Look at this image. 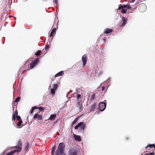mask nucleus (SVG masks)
<instances>
[{
	"label": "nucleus",
	"instance_id": "obj_8",
	"mask_svg": "<svg viewBox=\"0 0 155 155\" xmlns=\"http://www.w3.org/2000/svg\"><path fill=\"white\" fill-rule=\"evenodd\" d=\"M76 108L79 111H81L82 110V104L80 102H78L76 104Z\"/></svg>",
	"mask_w": 155,
	"mask_h": 155
},
{
	"label": "nucleus",
	"instance_id": "obj_22",
	"mask_svg": "<svg viewBox=\"0 0 155 155\" xmlns=\"http://www.w3.org/2000/svg\"><path fill=\"white\" fill-rule=\"evenodd\" d=\"M55 146L53 147L51 150V155H54V153L55 150Z\"/></svg>",
	"mask_w": 155,
	"mask_h": 155
},
{
	"label": "nucleus",
	"instance_id": "obj_6",
	"mask_svg": "<svg viewBox=\"0 0 155 155\" xmlns=\"http://www.w3.org/2000/svg\"><path fill=\"white\" fill-rule=\"evenodd\" d=\"M106 106V103L103 102L100 103L99 104V109L101 111H103L105 109Z\"/></svg>",
	"mask_w": 155,
	"mask_h": 155
},
{
	"label": "nucleus",
	"instance_id": "obj_20",
	"mask_svg": "<svg viewBox=\"0 0 155 155\" xmlns=\"http://www.w3.org/2000/svg\"><path fill=\"white\" fill-rule=\"evenodd\" d=\"M13 112L14 114L13 115H14L15 116H18V110L16 109L15 111H14V108H13Z\"/></svg>",
	"mask_w": 155,
	"mask_h": 155
},
{
	"label": "nucleus",
	"instance_id": "obj_16",
	"mask_svg": "<svg viewBox=\"0 0 155 155\" xmlns=\"http://www.w3.org/2000/svg\"><path fill=\"white\" fill-rule=\"evenodd\" d=\"M56 116V114H51L50 116L48 118V120H54Z\"/></svg>",
	"mask_w": 155,
	"mask_h": 155
},
{
	"label": "nucleus",
	"instance_id": "obj_37",
	"mask_svg": "<svg viewBox=\"0 0 155 155\" xmlns=\"http://www.w3.org/2000/svg\"><path fill=\"white\" fill-rule=\"evenodd\" d=\"M34 110V109L32 108V109L30 111L31 114L33 113Z\"/></svg>",
	"mask_w": 155,
	"mask_h": 155
},
{
	"label": "nucleus",
	"instance_id": "obj_36",
	"mask_svg": "<svg viewBox=\"0 0 155 155\" xmlns=\"http://www.w3.org/2000/svg\"><path fill=\"white\" fill-rule=\"evenodd\" d=\"M28 143H27L26 144V147H25V149H28Z\"/></svg>",
	"mask_w": 155,
	"mask_h": 155
},
{
	"label": "nucleus",
	"instance_id": "obj_46",
	"mask_svg": "<svg viewBox=\"0 0 155 155\" xmlns=\"http://www.w3.org/2000/svg\"><path fill=\"white\" fill-rule=\"evenodd\" d=\"M0 155H4V154H3V155H2V154H1Z\"/></svg>",
	"mask_w": 155,
	"mask_h": 155
},
{
	"label": "nucleus",
	"instance_id": "obj_33",
	"mask_svg": "<svg viewBox=\"0 0 155 155\" xmlns=\"http://www.w3.org/2000/svg\"><path fill=\"white\" fill-rule=\"evenodd\" d=\"M26 63H25V64H24V68H25V69H27V70L28 69V68H27V65L26 64Z\"/></svg>",
	"mask_w": 155,
	"mask_h": 155
},
{
	"label": "nucleus",
	"instance_id": "obj_45",
	"mask_svg": "<svg viewBox=\"0 0 155 155\" xmlns=\"http://www.w3.org/2000/svg\"><path fill=\"white\" fill-rule=\"evenodd\" d=\"M141 155H143V153H142V154H141Z\"/></svg>",
	"mask_w": 155,
	"mask_h": 155
},
{
	"label": "nucleus",
	"instance_id": "obj_4",
	"mask_svg": "<svg viewBox=\"0 0 155 155\" xmlns=\"http://www.w3.org/2000/svg\"><path fill=\"white\" fill-rule=\"evenodd\" d=\"M147 8L146 4L142 3L140 4L139 6V10L140 12H143L146 11Z\"/></svg>",
	"mask_w": 155,
	"mask_h": 155
},
{
	"label": "nucleus",
	"instance_id": "obj_10",
	"mask_svg": "<svg viewBox=\"0 0 155 155\" xmlns=\"http://www.w3.org/2000/svg\"><path fill=\"white\" fill-rule=\"evenodd\" d=\"M69 155H77V150L74 149H70L69 150Z\"/></svg>",
	"mask_w": 155,
	"mask_h": 155
},
{
	"label": "nucleus",
	"instance_id": "obj_27",
	"mask_svg": "<svg viewBox=\"0 0 155 155\" xmlns=\"http://www.w3.org/2000/svg\"><path fill=\"white\" fill-rule=\"evenodd\" d=\"M22 123V120H21L19 121L18 123V124H17V126L18 127L21 126Z\"/></svg>",
	"mask_w": 155,
	"mask_h": 155
},
{
	"label": "nucleus",
	"instance_id": "obj_2",
	"mask_svg": "<svg viewBox=\"0 0 155 155\" xmlns=\"http://www.w3.org/2000/svg\"><path fill=\"white\" fill-rule=\"evenodd\" d=\"M65 147V145L63 143H60L56 151L55 155H65L63 152Z\"/></svg>",
	"mask_w": 155,
	"mask_h": 155
},
{
	"label": "nucleus",
	"instance_id": "obj_32",
	"mask_svg": "<svg viewBox=\"0 0 155 155\" xmlns=\"http://www.w3.org/2000/svg\"><path fill=\"white\" fill-rule=\"evenodd\" d=\"M16 119L18 121L21 120V117L20 116L18 115L16 116Z\"/></svg>",
	"mask_w": 155,
	"mask_h": 155
},
{
	"label": "nucleus",
	"instance_id": "obj_19",
	"mask_svg": "<svg viewBox=\"0 0 155 155\" xmlns=\"http://www.w3.org/2000/svg\"><path fill=\"white\" fill-rule=\"evenodd\" d=\"M122 19L123 21V22L121 26H124L125 25V24H126V20L124 17H122Z\"/></svg>",
	"mask_w": 155,
	"mask_h": 155
},
{
	"label": "nucleus",
	"instance_id": "obj_34",
	"mask_svg": "<svg viewBox=\"0 0 155 155\" xmlns=\"http://www.w3.org/2000/svg\"><path fill=\"white\" fill-rule=\"evenodd\" d=\"M49 47V46L48 45L47 46H46L45 48V50L46 51V50H47L48 49Z\"/></svg>",
	"mask_w": 155,
	"mask_h": 155
},
{
	"label": "nucleus",
	"instance_id": "obj_9",
	"mask_svg": "<svg viewBox=\"0 0 155 155\" xmlns=\"http://www.w3.org/2000/svg\"><path fill=\"white\" fill-rule=\"evenodd\" d=\"M33 118L34 119H37L38 120H41L43 119L42 115L38 114H35Z\"/></svg>",
	"mask_w": 155,
	"mask_h": 155
},
{
	"label": "nucleus",
	"instance_id": "obj_3",
	"mask_svg": "<svg viewBox=\"0 0 155 155\" xmlns=\"http://www.w3.org/2000/svg\"><path fill=\"white\" fill-rule=\"evenodd\" d=\"M130 7L127 5H122L120 4L119 5L118 9L121 10V13L122 14H125L127 12V10L130 9Z\"/></svg>",
	"mask_w": 155,
	"mask_h": 155
},
{
	"label": "nucleus",
	"instance_id": "obj_24",
	"mask_svg": "<svg viewBox=\"0 0 155 155\" xmlns=\"http://www.w3.org/2000/svg\"><path fill=\"white\" fill-rule=\"evenodd\" d=\"M38 109H39L40 111H42L45 110V108L41 106L38 107Z\"/></svg>",
	"mask_w": 155,
	"mask_h": 155
},
{
	"label": "nucleus",
	"instance_id": "obj_35",
	"mask_svg": "<svg viewBox=\"0 0 155 155\" xmlns=\"http://www.w3.org/2000/svg\"><path fill=\"white\" fill-rule=\"evenodd\" d=\"M38 107L37 106H35L32 107V108L34 109V110L35 109H38Z\"/></svg>",
	"mask_w": 155,
	"mask_h": 155
},
{
	"label": "nucleus",
	"instance_id": "obj_5",
	"mask_svg": "<svg viewBox=\"0 0 155 155\" xmlns=\"http://www.w3.org/2000/svg\"><path fill=\"white\" fill-rule=\"evenodd\" d=\"M85 127V125L84 124L83 122H80L75 126L74 129L77 130L78 127H80L81 130H83L84 129Z\"/></svg>",
	"mask_w": 155,
	"mask_h": 155
},
{
	"label": "nucleus",
	"instance_id": "obj_38",
	"mask_svg": "<svg viewBox=\"0 0 155 155\" xmlns=\"http://www.w3.org/2000/svg\"><path fill=\"white\" fill-rule=\"evenodd\" d=\"M105 87L103 86L102 87V91L104 90H105Z\"/></svg>",
	"mask_w": 155,
	"mask_h": 155
},
{
	"label": "nucleus",
	"instance_id": "obj_44",
	"mask_svg": "<svg viewBox=\"0 0 155 155\" xmlns=\"http://www.w3.org/2000/svg\"><path fill=\"white\" fill-rule=\"evenodd\" d=\"M145 155H149V154H148V153H146Z\"/></svg>",
	"mask_w": 155,
	"mask_h": 155
},
{
	"label": "nucleus",
	"instance_id": "obj_43",
	"mask_svg": "<svg viewBox=\"0 0 155 155\" xmlns=\"http://www.w3.org/2000/svg\"><path fill=\"white\" fill-rule=\"evenodd\" d=\"M54 2H55V4H57V0H55V1H54Z\"/></svg>",
	"mask_w": 155,
	"mask_h": 155
},
{
	"label": "nucleus",
	"instance_id": "obj_25",
	"mask_svg": "<svg viewBox=\"0 0 155 155\" xmlns=\"http://www.w3.org/2000/svg\"><path fill=\"white\" fill-rule=\"evenodd\" d=\"M79 118V117H77L73 121L72 123V125H73L74 124H75L76 122L78 120Z\"/></svg>",
	"mask_w": 155,
	"mask_h": 155
},
{
	"label": "nucleus",
	"instance_id": "obj_7",
	"mask_svg": "<svg viewBox=\"0 0 155 155\" xmlns=\"http://www.w3.org/2000/svg\"><path fill=\"white\" fill-rule=\"evenodd\" d=\"M39 61V59L38 58H36L33 61H32L30 64V67L31 69L33 68L36 64Z\"/></svg>",
	"mask_w": 155,
	"mask_h": 155
},
{
	"label": "nucleus",
	"instance_id": "obj_28",
	"mask_svg": "<svg viewBox=\"0 0 155 155\" xmlns=\"http://www.w3.org/2000/svg\"><path fill=\"white\" fill-rule=\"evenodd\" d=\"M20 99V97H18L16 98L15 101L14 102H18Z\"/></svg>",
	"mask_w": 155,
	"mask_h": 155
},
{
	"label": "nucleus",
	"instance_id": "obj_21",
	"mask_svg": "<svg viewBox=\"0 0 155 155\" xmlns=\"http://www.w3.org/2000/svg\"><path fill=\"white\" fill-rule=\"evenodd\" d=\"M55 90L54 89L52 88L50 90V92L52 95H54L55 93Z\"/></svg>",
	"mask_w": 155,
	"mask_h": 155
},
{
	"label": "nucleus",
	"instance_id": "obj_29",
	"mask_svg": "<svg viewBox=\"0 0 155 155\" xmlns=\"http://www.w3.org/2000/svg\"><path fill=\"white\" fill-rule=\"evenodd\" d=\"M58 87V85L57 84H54L53 85V89H54L55 90Z\"/></svg>",
	"mask_w": 155,
	"mask_h": 155
},
{
	"label": "nucleus",
	"instance_id": "obj_23",
	"mask_svg": "<svg viewBox=\"0 0 155 155\" xmlns=\"http://www.w3.org/2000/svg\"><path fill=\"white\" fill-rule=\"evenodd\" d=\"M41 53V51L40 50H38L35 53V55L37 56H39Z\"/></svg>",
	"mask_w": 155,
	"mask_h": 155
},
{
	"label": "nucleus",
	"instance_id": "obj_40",
	"mask_svg": "<svg viewBox=\"0 0 155 155\" xmlns=\"http://www.w3.org/2000/svg\"><path fill=\"white\" fill-rule=\"evenodd\" d=\"M149 155H154V152H152V153H149Z\"/></svg>",
	"mask_w": 155,
	"mask_h": 155
},
{
	"label": "nucleus",
	"instance_id": "obj_31",
	"mask_svg": "<svg viewBox=\"0 0 155 155\" xmlns=\"http://www.w3.org/2000/svg\"><path fill=\"white\" fill-rule=\"evenodd\" d=\"M81 97V95L80 94H78L77 95V98L78 101H80Z\"/></svg>",
	"mask_w": 155,
	"mask_h": 155
},
{
	"label": "nucleus",
	"instance_id": "obj_18",
	"mask_svg": "<svg viewBox=\"0 0 155 155\" xmlns=\"http://www.w3.org/2000/svg\"><path fill=\"white\" fill-rule=\"evenodd\" d=\"M56 31V28H54L52 30V31L50 34V37L52 36L53 35V34L54 33V34H55Z\"/></svg>",
	"mask_w": 155,
	"mask_h": 155
},
{
	"label": "nucleus",
	"instance_id": "obj_11",
	"mask_svg": "<svg viewBox=\"0 0 155 155\" xmlns=\"http://www.w3.org/2000/svg\"><path fill=\"white\" fill-rule=\"evenodd\" d=\"M82 61L83 63V66L84 67L86 64V62L87 61V59L86 58V56L84 54L82 57Z\"/></svg>",
	"mask_w": 155,
	"mask_h": 155
},
{
	"label": "nucleus",
	"instance_id": "obj_42",
	"mask_svg": "<svg viewBox=\"0 0 155 155\" xmlns=\"http://www.w3.org/2000/svg\"><path fill=\"white\" fill-rule=\"evenodd\" d=\"M129 137H126V140H128L129 139Z\"/></svg>",
	"mask_w": 155,
	"mask_h": 155
},
{
	"label": "nucleus",
	"instance_id": "obj_1",
	"mask_svg": "<svg viewBox=\"0 0 155 155\" xmlns=\"http://www.w3.org/2000/svg\"><path fill=\"white\" fill-rule=\"evenodd\" d=\"M12 148H15L16 149L9 152L6 155H13L15 153L20 152L22 149V143L21 140H18L17 145L12 147Z\"/></svg>",
	"mask_w": 155,
	"mask_h": 155
},
{
	"label": "nucleus",
	"instance_id": "obj_12",
	"mask_svg": "<svg viewBox=\"0 0 155 155\" xmlns=\"http://www.w3.org/2000/svg\"><path fill=\"white\" fill-rule=\"evenodd\" d=\"M113 31V30L111 29L107 28H105L104 31V34L110 35L111 34V33Z\"/></svg>",
	"mask_w": 155,
	"mask_h": 155
},
{
	"label": "nucleus",
	"instance_id": "obj_14",
	"mask_svg": "<svg viewBox=\"0 0 155 155\" xmlns=\"http://www.w3.org/2000/svg\"><path fill=\"white\" fill-rule=\"evenodd\" d=\"M149 147L150 148H154V150H155V144H149L148 145H147V146H146L145 147V148L147 149H148V148ZM149 150V149H148Z\"/></svg>",
	"mask_w": 155,
	"mask_h": 155
},
{
	"label": "nucleus",
	"instance_id": "obj_26",
	"mask_svg": "<svg viewBox=\"0 0 155 155\" xmlns=\"http://www.w3.org/2000/svg\"><path fill=\"white\" fill-rule=\"evenodd\" d=\"M95 97V94H93L91 97L90 99L92 101L94 100V98Z\"/></svg>",
	"mask_w": 155,
	"mask_h": 155
},
{
	"label": "nucleus",
	"instance_id": "obj_15",
	"mask_svg": "<svg viewBox=\"0 0 155 155\" xmlns=\"http://www.w3.org/2000/svg\"><path fill=\"white\" fill-rule=\"evenodd\" d=\"M96 105V103H94L92 104L90 108V112H91L93 111L94 110V109L95 106Z\"/></svg>",
	"mask_w": 155,
	"mask_h": 155
},
{
	"label": "nucleus",
	"instance_id": "obj_17",
	"mask_svg": "<svg viewBox=\"0 0 155 155\" xmlns=\"http://www.w3.org/2000/svg\"><path fill=\"white\" fill-rule=\"evenodd\" d=\"M64 74V72L63 71H61L56 74L55 75V77H57L62 75Z\"/></svg>",
	"mask_w": 155,
	"mask_h": 155
},
{
	"label": "nucleus",
	"instance_id": "obj_13",
	"mask_svg": "<svg viewBox=\"0 0 155 155\" xmlns=\"http://www.w3.org/2000/svg\"><path fill=\"white\" fill-rule=\"evenodd\" d=\"M74 138L76 141H80L81 140V137L80 136L77 135L76 134H74Z\"/></svg>",
	"mask_w": 155,
	"mask_h": 155
},
{
	"label": "nucleus",
	"instance_id": "obj_30",
	"mask_svg": "<svg viewBox=\"0 0 155 155\" xmlns=\"http://www.w3.org/2000/svg\"><path fill=\"white\" fill-rule=\"evenodd\" d=\"M16 116H15L14 115H12V120L13 121H15L16 119Z\"/></svg>",
	"mask_w": 155,
	"mask_h": 155
},
{
	"label": "nucleus",
	"instance_id": "obj_41",
	"mask_svg": "<svg viewBox=\"0 0 155 155\" xmlns=\"http://www.w3.org/2000/svg\"><path fill=\"white\" fill-rule=\"evenodd\" d=\"M135 0H131L130 1L131 3L134 2L135 1Z\"/></svg>",
	"mask_w": 155,
	"mask_h": 155
},
{
	"label": "nucleus",
	"instance_id": "obj_39",
	"mask_svg": "<svg viewBox=\"0 0 155 155\" xmlns=\"http://www.w3.org/2000/svg\"><path fill=\"white\" fill-rule=\"evenodd\" d=\"M27 69H25L24 70H23L22 71V73H21V74H22L23 73H24L25 72L26 70H27Z\"/></svg>",
	"mask_w": 155,
	"mask_h": 155
}]
</instances>
